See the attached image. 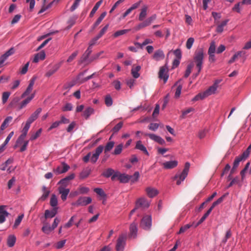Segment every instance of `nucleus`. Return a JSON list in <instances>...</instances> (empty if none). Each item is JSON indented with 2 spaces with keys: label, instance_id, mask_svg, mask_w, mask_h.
Returning a JSON list of instances; mask_svg holds the SVG:
<instances>
[{
  "label": "nucleus",
  "instance_id": "nucleus-60",
  "mask_svg": "<svg viewBox=\"0 0 251 251\" xmlns=\"http://www.w3.org/2000/svg\"><path fill=\"white\" fill-rule=\"evenodd\" d=\"M94 192L95 193H96L98 195L100 196V197H105L106 196V195H105L104 192L101 188H95L94 189Z\"/></svg>",
  "mask_w": 251,
  "mask_h": 251
},
{
  "label": "nucleus",
  "instance_id": "nucleus-1",
  "mask_svg": "<svg viewBox=\"0 0 251 251\" xmlns=\"http://www.w3.org/2000/svg\"><path fill=\"white\" fill-rule=\"evenodd\" d=\"M203 58L204 52L202 49H200L195 51L194 60L196 63V67L198 69V73L195 75V77L199 75L202 69Z\"/></svg>",
  "mask_w": 251,
  "mask_h": 251
},
{
  "label": "nucleus",
  "instance_id": "nucleus-53",
  "mask_svg": "<svg viewBox=\"0 0 251 251\" xmlns=\"http://www.w3.org/2000/svg\"><path fill=\"white\" fill-rule=\"evenodd\" d=\"M242 51H238L236 53H235L232 57L228 61L229 64H231L233 63L239 56H241L242 55Z\"/></svg>",
  "mask_w": 251,
  "mask_h": 251
},
{
  "label": "nucleus",
  "instance_id": "nucleus-62",
  "mask_svg": "<svg viewBox=\"0 0 251 251\" xmlns=\"http://www.w3.org/2000/svg\"><path fill=\"white\" fill-rule=\"evenodd\" d=\"M162 165L164 166L165 169H169L173 168V161H170L163 163Z\"/></svg>",
  "mask_w": 251,
  "mask_h": 251
},
{
  "label": "nucleus",
  "instance_id": "nucleus-14",
  "mask_svg": "<svg viewBox=\"0 0 251 251\" xmlns=\"http://www.w3.org/2000/svg\"><path fill=\"white\" fill-rule=\"evenodd\" d=\"M6 206H0V224H2L5 221L6 217H8L9 213L5 209Z\"/></svg>",
  "mask_w": 251,
  "mask_h": 251
},
{
  "label": "nucleus",
  "instance_id": "nucleus-24",
  "mask_svg": "<svg viewBox=\"0 0 251 251\" xmlns=\"http://www.w3.org/2000/svg\"><path fill=\"white\" fill-rule=\"evenodd\" d=\"M46 54L44 51H42L35 55L33 62L37 63L39 60H43L45 58Z\"/></svg>",
  "mask_w": 251,
  "mask_h": 251
},
{
  "label": "nucleus",
  "instance_id": "nucleus-26",
  "mask_svg": "<svg viewBox=\"0 0 251 251\" xmlns=\"http://www.w3.org/2000/svg\"><path fill=\"white\" fill-rule=\"evenodd\" d=\"M59 64L54 65L50 69L46 74V76L50 77L54 74L60 68Z\"/></svg>",
  "mask_w": 251,
  "mask_h": 251
},
{
  "label": "nucleus",
  "instance_id": "nucleus-31",
  "mask_svg": "<svg viewBox=\"0 0 251 251\" xmlns=\"http://www.w3.org/2000/svg\"><path fill=\"white\" fill-rule=\"evenodd\" d=\"M103 2V0H100L99 1H98L96 3V4L95 5V6H94V7L93 8L92 11H91L90 14H89V17L92 18L94 16L95 13L96 12L97 10L98 9V8L100 7V6L101 5V4H102Z\"/></svg>",
  "mask_w": 251,
  "mask_h": 251
},
{
  "label": "nucleus",
  "instance_id": "nucleus-4",
  "mask_svg": "<svg viewBox=\"0 0 251 251\" xmlns=\"http://www.w3.org/2000/svg\"><path fill=\"white\" fill-rule=\"evenodd\" d=\"M141 226L145 230H149L151 226V217L150 215H146L142 219Z\"/></svg>",
  "mask_w": 251,
  "mask_h": 251
},
{
  "label": "nucleus",
  "instance_id": "nucleus-63",
  "mask_svg": "<svg viewBox=\"0 0 251 251\" xmlns=\"http://www.w3.org/2000/svg\"><path fill=\"white\" fill-rule=\"evenodd\" d=\"M90 174L89 170H84L80 174V177L81 179L86 178Z\"/></svg>",
  "mask_w": 251,
  "mask_h": 251
},
{
  "label": "nucleus",
  "instance_id": "nucleus-42",
  "mask_svg": "<svg viewBox=\"0 0 251 251\" xmlns=\"http://www.w3.org/2000/svg\"><path fill=\"white\" fill-rule=\"evenodd\" d=\"M123 144H120L117 146H116L114 151L112 152V154L114 155H119L120 154L123 150Z\"/></svg>",
  "mask_w": 251,
  "mask_h": 251
},
{
  "label": "nucleus",
  "instance_id": "nucleus-32",
  "mask_svg": "<svg viewBox=\"0 0 251 251\" xmlns=\"http://www.w3.org/2000/svg\"><path fill=\"white\" fill-rule=\"evenodd\" d=\"M12 117L11 116H8L5 119L1 125L0 126V130H3L8 126V124L12 120Z\"/></svg>",
  "mask_w": 251,
  "mask_h": 251
},
{
  "label": "nucleus",
  "instance_id": "nucleus-48",
  "mask_svg": "<svg viewBox=\"0 0 251 251\" xmlns=\"http://www.w3.org/2000/svg\"><path fill=\"white\" fill-rule=\"evenodd\" d=\"M114 173V171L113 169L111 168H108L106 169L103 173L102 175L106 177H109L111 176L113 173Z\"/></svg>",
  "mask_w": 251,
  "mask_h": 251
},
{
  "label": "nucleus",
  "instance_id": "nucleus-64",
  "mask_svg": "<svg viewBox=\"0 0 251 251\" xmlns=\"http://www.w3.org/2000/svg\"><path fill=\"white\" fill-rule=\"evenodd\" d=\"M73 109L72 104L70 103H67L66 105L62 108V110L63 111H71Z\"/></svg>",
  "mask_w": 251,
  "mask_h": 251
},
{
  "label": "nucleus",
  "instance_id": "nucleus-13",
  "mask_svg": "<svg viewBox=\"0 0 251 251\" xmlns=\"http://www.w3.org/2000/svg\"><path fill=\"white\" fill-rule=\"evenodd\" d=\"M41 108H37L36 110L34 113H33L31 115V116L28 118L26 122V124L30 126L31 124H32L34 121H35L37 119L39 114L41 112Z\"/></svg>",
  "mask_w": 251,
  "mask_h": 251
},
{
  "label": "nucleus",
  "instance_id": "nucleus-41",
  "mask_svg": "<svg viewBox=\"0 0 251 251\" xmlns=\"http://www.w3.org/2000/svg\"><path fill=\"white\" fill-rule=\"evenodd\" d=\"M53 228L51 226H50L48 224L45 223L44 226L42 228V230L46 234H49L52 230H53Z\"/></svg>",
  "mask_w": 251,
  "mask_h": 251
},
{
  "label": "nucleus",
  "instance_id": "nucleus-44",
  "mask_svg": "<svg viewBox=\"0 0 251 251\" xmlns=\"http://www.w3.org/2000/svg\"><path fill=\"white\" fill-rule=\"evenodd\" d=\"M149 25H150L148 23V22H147V21L146 20L143 23H141L139 24L138 25H137V26H136L134 27V29L136 31H138V30H139L140 29L143 28L146 26H148Z\"/></svg>",
  "mask_w": 251,
  "mask_h": 251
},
{
  "label": "nucleus",
  "instance_id": "nucleus-49",
  "mask_svg": "<svg viewBox=\"0 0 251 251\" xmlns=\"http://www.w3.org/2000/svg\"><path fill=\"white\" fill-rule=\"evenodd\" d=\"M211 212L208 210L203 215V216L201 218V219L199 221V222L196 224L195 226V227L198 226L199 225L201 224L205 219L209 216Z\"/></svg>",
  "mask_w": 251,
  "mask_h": 251
},
{
  "label": "nucleus",
  "instance_id": "nucleus-39",
  "mask_svg": "<svg viewBox=\"0 0 251 251\" xmlns=\"http://www.w3.org/2000/svg\"><path fill=\"white\" fill-rule=\"evenodd\" d=\"M115 143L113 141L108 142L105 145L104 149V153L110 151L114 146Z\"/></svg>",
  "mask_w": 251,
  "mask_h": 251
},
{
  "label": "nucleus",
  "instance_id": "nucleus-35",
  "mask_svg": "<svg viewBox=\"0 0 251 251\" xmlns=\"http://www.w3.org/2000/svg\"><path fill=\"white\" fill-rule=\"evenodd\" d=\"M121 183H126L130 180V176L129 175L126 174H120L119 176V179Z\"/></svg>",
  "mask_w": 251,
  "mask_h": 251
},
{
  "label": "nucleus",
  "instance_id": "nucleus-43",
  "mask_svg": "<svg viewBox=\"0 0 251 251\" xmlns=\"http://www.w3.org/2000/svg\"><path fill=\"white\" fill-rule=\"evenodd\" d=\"M57 203L58 201L56 196L54 194H52L50 200V205L53 208L57 207L56 206L57 205Z\"/></svg>",
  "mask_w": 251,
  "mask_h": 251
},
{
  "label": "nucleus",
  "instance_id": "nucleus-20",
  "mask_svg": "<svg viewBox=\"0 0 251 251\" xmlns=\"http://www.w3.org/2000/svg\"><path fill=\"white\" fill-rule=\"evenodd\" d=\"M59 192L61 194V198L64 201L66 200L67 197L69 193L70 190L69 189H65L63 187L60 186L58 188Z\"/></svg>",
  "mask_w": 251,
  "mask_h": 251
},
{
  "label": "nucleus",
  "instance_id": "nucleus-45",
  "mask_svg": "<svg viewBox=\"0 0 251 251\" xmlns=\"http://www.w3.org/2000/svg\"><path fill=\"white\" fill-rule=\"evenodd\" d=\"M194 63L193 62H191L189 65H188L187 67L186 70L185 71V74H184V77H188L189 75H190V73H191V71L192 68L194 67Z\"/></svg>",
  "mask_w": 251,
  "mask_h": 251
},
{
  "label": "nucleus",
  "instance_id": "nucleus-59",
  "mask_svg": "<svg viewBox=\"0 0 251 251\" xmlns=\"http://www.w3.org/2000/svg\"><path fill=\"white\" fill-rule=\"evenodd\" d=\"M194 42V39L193 38L190 37L188 38L186 44L187 49H190L192 48Z\"/></svg>",
  "mask_w": 251,
  "mask_h": 251
},
{
  "label": "nucleus",
  "instance_id": "nucleus-58",
  "mask_svg": "<svg viewBox=\"0 0 251 251\" xmlns=\"http://www.w3.org/2000/svg\"><path fill=\"white\" fill-rule=\"evenodd\" d=\"M108 25H106L101 29L100 33L98 34V35L96 36L97 38L100 39L103 34H104L108 28Z\"/></svg>",
  "mask_w": 251,
  "mask_h": 251
},
{
  "label": "nucleus",
  "instance_id": "nucleus-2",
  "mask_svg": "<svg viewBox=\"0 0 251 251\" xmlns=\"http://www.w3.org/2000/svg\"><path fill=\"white\" fill-rule=\"evenodd\" d=\"M218 85L217 83H214L213 85L209 87L206 91L203 93H200L197 95L193 99V101H197L203 100L207 97L214 94L217 89Z\"/></svg>",
  "mask_w": 251,
  "mask_h": 251
},
{
  "label": "nucleus",
  "instance_id": "nucleus-61",
  "mask_svg": "<svg viewBox=\"0 0 251 251\" xmlns=\"http://www.w3.org/2000/svg\"><path fill=\"white\" fill-rule=\"evenodd\" d=\"M10 95V93L8 92H5L2 93V101L3 103H5L7 101Z\"/></svg>",
  "mask_w": 251,
  "mask_h": 251
},
{
  "label": "nucleus",
  "instance_id": "nucleus-19",
  "mask_svg": "<svg viewBox=\"0 0 251 251\" xmlns=\"http://www.w3.org/2000/svg\"><path fill=\"white\" fill-rule=\"evenodd\" d=\"M35 95V92H34L33 93L31 94L30 96L28 97L26 99L22 101L20 104L19 109H22L24 107H25L26 105L34 98Z\"/></svg>",
  "mask_w": 251,
  "mask_h": 251
},
{
  "label": "nucleus",
  "instance_id": "nucleus-25",
  "mask_svg": "<svg viewBox=\"0 0 251 251\" xmlns=\"http://www.w3.org/2000/svg\"><path fill=\"white\" fill-rule=\"evenodd\" d=\"M165 56L163 51L161 50H157L155 51L154 54L153 55L152 58L156 61H158L161 59H163Z\"/></svg>",
  "mask_w": 251,
  "mask_h": 251
},
{
  "label": "nucleus",
  "instance_id": "nucleus-8",
  "mask_svg": "<svg viewBox=\"0 0 251 251\" xmlns=\"http://www.w3.org/2000/svg\"><path fill=\"white\" fill-rule=\"evenodd\" d=\"M103 150V147L101 145L99 146L96 148L95 152L90 157V160L92 163H95L97 162Z\"/></svg>",
  "mask_w": 251,
  "mask_h": 251
},
{
  "label": "nucleus",
  "instance_id": "nucleus-16",
  "mask_svg": "<svg viewBox=\"0 0 251 251\" xmlns=\"http://www.w3.org/2000/svg\"><path fill=\"white\" fill-rule=\"evenodd\" d=\"M144 135L145 136H149L150 139H151L152 140H154V141L158 143L161 145H163L165 142V141L161 137L157 135H156L154 134L145 133Z\"/></svg>",
  "mask_w": 251,
  "mask_h": 251
},
{
  "label": "nucleus",
  "instance_id": "nucleus-28",
  "mask_svg": "<svg viewBox=\"0 0 251 251\" xmlns=\"http://www.w3.org/2000/svg\"><path fill=\"white\" fill-rule=\"evenodd\" d=\"M147 10L148 6L147 5H144L141 9V12L139 16V20L140 21H142L147 16Z\"/></svg>",
  "mask_w": 251,
  "mask_h": 251
},
{
  "label": "nucleus",
  "instance_id": "nucleus-37",
  "mask_svg": "<svg viewBox=\"0 0 251 251\" xmlns=\"http://www.w3.org/2000/svg\"><path fill=\"white\" fill-rule=\"evenodd\" d=\"M228 22V20H226L223 21L220 25H218L216 28V31L218 33H222L223 31L224 27L226 25Z\"/></svg>",
  "mask_w": 251,
  "mask_h": 251
},
{
  "label": "nucleus",
  "instance_id": "nucleus-18",
  "mask_svg": "<svg viewBox=\"0 0 251 251\" xmlns=\"http://www.w3.org/2000/svg\"><path fill=\"white\" fill-rule=\"evenodd\" d=\"M58 207H54L51 210H46L45 211V218L46 219L54 217L57 213Z\"/></svg>",
  "mask_w": 251,
  "mask_h": 251
},
{
  "label": "nucleus",
  "instance_id": "nucleus-54",
  "mask_svg": "<svg viewBox=\"0 0 251 251\" xmlns=\"http://www.w3.org/2000/svg\"><path fill=\"white\" fill-rule=\"evenodd\" d=\"M42 130V129L40 128L36 133L32 134L30 138V140L33 141L38 138L41 134Z\"/></svg>",
  "mask_w": 251,
  "mask_h": 251
},
{
  "label": "nucleus",
  "instance_id": "nucleus-27",
  "mask_svg": "<svg viewBox=\"0 0 251 251\" xmlns=\"http://www.w3.org/2000/svg\"><path fill=\"white\" fill-rule=\"evenodd\" d=\"M16 241V238L14 235H10L8 237L7 244L9 247H12L14 246Z\"/></svg>",
  "mask_w": 251,
  "mask_h": 251
},
{
  "label": "nucleus",
  "instance_id": "nucleus-40",
  "mask_svg": "<svg viewBox=\"0 0 251 251\" xmlns=\"http://www.w3.org/2000/svg\"><path fill=\"white\" fill-rule=\"evenodd\" d=\"M84 74V72L80 73L77 76V79L79 80V82L80 83H83V82H84L89 80L90 79L92 78L93 77V76L94 75H95V73H93L91 75H89V76H87L86 77H85V78H83L82 79L80 80V76H82V75H83Z\"/></svg>",
  "mask_w": 251,
  "mask_h": 251
},
{
  "label": "nucleus",
  "instance_id": "nucleus-5",
  "mask_svg": "<svg viewBox=\"0 0 251 251\" xmlns=\"http://www.w3.org/2000/svg\"><path fill=\"white\" fill-rule=\"evenodd\" d=\"M92 202V199L90 197H81L77 201L72 203L73 205L75 206H85Z\"/></svg>",
  "mask_w": 251,
  "mask_h": 251
},
{
  "label": "nucleus",
  "instance_id": "nucleus-29",
  "mask_svg": "<svg viewBox=\"0 0 251 251\" xmlns=\"http://www.w3.org/2000/svg\"><path fill=\"white\" fill-rule=\"evenodd\" d=\"M135 148L136 149L142 151L146 154L148 155H149V152L147 151L146 148L142 144V142L141 141L137 142Z\"/></svg>",
  "mask_w": 251,
  "mask_h": 251
},
{
  "label": "nucleus",
  "instance_id": "nucleus-17",
  "mask_svg": "<svg viewBox=\"0 0 251 251\" xmlns=\"http://www.w3.org/2000/svg\"><path fill=\"white\" fill-rule=\"evenodd\" d=\"M248 157V156L245 154L244 152H243L240 155L236 157L233 162V168H237L240 162L242 160H245Z\"/></svg>",
  "mask_w": 251,
  "mask_h": 251
},
{
  "label": "nucleus",
  "instance_id": "nucleus-33",
  "mask_svg": "<svg viewBox=\"0 0 251 251\" xmlns=\"http://www.w3.org/2000/svg\"><path fill=\"white\" fill-rule=\"evenodd\" d=\"M106 12H102L100 16L98 18L96 22L94 24L93 27V28H96L98 25H99L101 22L102 21V20L104 18V17L106 15Z\"/></svg>",
  "mask_w": 251,
  "mask_h": 251
},
{
  "label": "nucleus",
  "instance_id": "nucleus-51",
  "mask_svg": "<svg viewBox=\"0 0 251 251\" xmlns=\"http://www.w3.org/2000/svg\"><path fill=\"white\" fill-rule=\"evenodd\" d=\"M104 101L107 106H110L112 105L113 100L112 98L109 95L105 96Z\"/></svg>",
  "mask_w": 251,
  "mask_h": 251
},
{
  "label": "nucleus",
  "instance_id": "nucleus-57",
  "mask_svg": "<svg viewBox=\"0 0 251 251\" xmlns=\"http://www.w3.org/2000/svg\"><path fill=\"white\" fill-rule=\"evenodd\" d=\"M53 4V2L51 1L48 5H46L45 4H43L42 7L40 10L39 11L38 14H41L44 11H45L48 9L50 8L51 6Z\"/></svg>",
  "mask_w": 251,
  "mask_h": 251
},
{
  "label": "nucleus",
  "instance_id": "nucleus-11",
  "mask_svg": "<svg viewBox=\"0 0 251 251\" xmlns=\"http://www.w3.org/2000/svg\"><path fill=\"white\" fill-rule=\"evenodd\" d=\"M149 205V202L145 198H139L136 202V208H147Z\"/></svg>",
  "mask_w": 251,
  "mask_h": 251
},
{
  "label": "nucleus",
  "instance_id": "nucleus-46",
  "mask_svg": "<svg viewBox=\"0 0 251 251\" xmlns=\"http://www.w3.org/2000/svg\"><path fill=\"white\" fill-rule=\"evenodd\" d=\"M123 126V122H121L117 124L111 130V131L113 132V134H115L117 133L122 127Z\"/></svg>",
  "mask_w": 251,
  "mask_h": 251
},
{
  "label": "nucleus",
  "instance_id": "nucleus-6",
  "mask_svg": "<svg viewBox=\"0 0 251 251\" xmlns=\"http://www.w3.org/2000/svg\"><path fill=\"white\" fill-rule=\"evenodd\" d=\"M30 126L25 123V125L22 130V134L18 138L14 148L21 145L25 138Z\"/></svg>",
  "mask_w": 251,
  "mask_h": 251
},
{
  "label": "nucleus",
  "instance_id": "nucleus-36",
  "mask_svg": "<svg viewBox=\"0 0 251 251\" xmlns=\"http://www.w3.org/2000/svg\"><path fill=\"white\" fill-rule=\"evenodd\" d=\"M93 112L94 109L92 108L89 107L84 111L83 113V116L86 119H87L89 116L93 113Z\"/></svg>",
  "mask_w": 251,
  "mask_h": 251
},
{
  "label": "nucleus",
  "instance_id": "nucleus-21",
  "mask_svg": "<svg viewBox=\"0 0 251 251\" xmlns=\"http://www.w3.org/2000/svg\"><path fill=\"white\" fill-rule=\"evenodd\" d=\"M228 195V193H226L224 195H223L221 197L219 198L216 201H214L211 206L210 207V208L208 209V210L211 212L212 210L213 209V208L216 206L217 205L220 204L224 200L226 197Z\"/></svg>",
  "mask_w": 251,
  "mask_h": 251
},
{
  "label": "nucleus",
  "instance_id": "nucleus-22",
  "mask_svg": "<svg viewBox=\"0 0 251 251\" xmlns=\"http://www.w3.org/2000/svg\"><path fill=\"white\" fill-rule=\"evenodd\" d=\"M146 191L150 198H153L158 194L156 189L150 187L146 188Z\"/></svg>",
  "mask_w": 251,
  "mask_h": 251
},
{
  "label": "nucleus",
  "instance_id": "nucleus-9",
  "mask_svg": "<svg viewBox=\"0 0 251 251\" xmlns=\"http://www.w3.org/2000/svg\"><path fill=\"white\" fill-rule=\"evenodd\" d=\"M69 169L70 166L66 163L63 162L61 165L53 169V172L56 175H59L67 172Z\"/></svg>",
  "mask_w": 251,
  "mask_h": 251
},
{
  "label": "nucleus",
  "instance_id": "nucleus-7",
  "mask_svg": "<svg viewBox=\"0 0 251 251\" xmlns=\"http://www.w3.org/2000/svg\"><path fill=\"white\" fill-rule=\"evenodd\" d=\"M126 239V234L121 235L117 240V242L116 246L117 251H122L124 248Z\"/></svg>",
  "mask_w": 251,
  "mask_h": 251
},
{
  "label": "nucleus",
  "instance_id": "nucleus-56",
  "mask_svg": "<svg viewBox=\"0 0 251 251\" xmlns=\"http://www.w3.org/2000/svg\"><path fill=\"white\" fill-rule=\"evenodd\" d=\"M78 53V51L77 50L75 51L73 53L71 54L68 57V59L67 60V62L68 63H71L72 62L76 57Z\"/></svg>",
  "mask_w": 251,
  "mask_h": 251
},
{
  "label": "nucleus",
  "instance_id": "nucleus-47",
  "mask_svg": "<svg viewBox=\"0 0 251 251\" xmlns=\"http://www.w3.org/2000/svg\"><path fill=\"white\" fill-rule=\"evenodd\" d=\"M76 217V215H75L71 217L69 221L64 226L65 228H68L72 226L73 225L74 222L75 218Z\"/></svg>",
  "mask_w": 251,
  "mask_h": 251
},
{
  "label": "nucleus",
  "instance_id": "nucleus-10",
  "mask_svg": "<svg viewBox=\"0 0 251 251\" xmlns=\"http://www.w3.org/2000/svg\"><path fill=\"white\" fill-rule=\"evenodd\" d=\"M36 77L33 76L29 81V83L26 88L25 91L21 95L22 98H25L26 96L28 95L32 91L33 85L36 80Z\"/></svg>",
  "mask_w": 251,
  "mask_h": 251
},
{
  "label": "nucleus",
  "instance_id": "nucleus-12",
  "mask_svg": "<svg viewBox=\"0 0 251 251\" xmlns=\"http://www.w3.org/2000/svg\"><path fill=\"white\" fill-rule=\"evenodd\" d=\"M168 69L166 66H162L160 68L158 75L160 79H163L164 82L166 83L168 79Z\"/></svg>",
  "mask_w": 251,
  "mask_h": 251
},
{
  "label": "nucleus",
  "instance_id": "nucleus-30",
  "mask_svg": "<svg viewBox=\"0 0 251 251\" xmlns=\"http://www.w3.org/2000/svg\"><path fill=\"white\" fill-rule=\"evenodd\" d=\"M141 67L140 66H136L134 67V66L131 69V74L133 77L135 78H137L139 77L140 74L138 73V72L140 70Z\"/></svg>",
  "mask_w": 251,
  "mask_h": 251
},
{
  "label": "nucleus",
  "instance_id": "nucleus-38",
  "mask_svg": "<svg viewBox=\"0 0 251 251\" xmlns=\"http://www.w3.org/2000/svg\"><path fill=\"white\" fill-rule=\"evenodd\" d=\"M130 30V29L118 30L113 34V36L114 38H117L120 36H121V35H123L124 34L127 33Z\"/></svg>",
  "mask_w": 251,
  "mask_h": 251
},
{
  "label": "nucleus",
  "instance_id": "nucleus-15",
  "mask_svg": "<svg viewBox=\"0 0 251 251\" xmlns=\"http://www.w3.org/2000/svg\"><path fill=\"white\" fill-rule=\"evenodd\" d=\"M174 54L176 57V59L174 60L173 62L174 68L177 67L180 63V60L181 59L182 56L181 50L179 49H176L174 51Z\"/></svg>",
  "mask_w": 251,
  "mask_h": 251
},
{
  "label": "nucleus",
  "instance_id": "nucleus-34",
  "mask_svg": "<svg viewBox=\"0 0 251 251\" xmlns=\"http://www.w3.org/2000/svg\"><path fill=\"white\" fill-rule=\"evenodd\" d=\"M42 191H43V195L41 196V197L40 198V200L41 201H45L49 196L50 191V190H48L46 186H43L42 187Z\"/></svg>",
  "mask_w": 251,
  "mask_h": 251
},
{
  "label": "nucleus",
  "instance_id": "nucleus-55",
  "mask_svg": "<svg viewBox=\"0 0 251 251\" xmlns=\"http://www.w3.org/2000/svg\"><path fill=\"white\" fill-rule=\"evenodd\" d=\"M130 176V180L134 183L137 181L139 177V173L138 172H136L134 173L133 176Z\"/></svg>",
  "mask_w": 251,
  "mask_h": 251
},
{
  "label": "nucleus",
  "instance_id": "nucleus-23",
  "mask_svg": "<svg viewBox=\"0 0 251 251\" xmlns=\"http://www.w3.org/2000/svg\"><path fill=\"white\" fill-rule=\"evenodd\" d=\"M130 234L129 236L132 238H135L136 236V234L137 232V225L135 223H132L130 225Z\"/></svg>",
  "mask_w": 251,
  "mask_h": 251
},
{
  "label": "nucleus",
  "instance_id": "nucleus-52",
  "mask_svg": "<svg viewBox=\"0 0 251 251\" xmlns=\"http://www.w3.org/2000/svg\"><path fill=\"white\" fill-rule=\"evenodd\" d=\"M216 51V46L214 42L211 43L210 47L208 49V54H214Z\"/></svg>",
  "mask_w": 251,
  "mask_h": 251
},
{
  "label": "nucleus",
  "instance_id": "nucleus-3",
  "mask_svg": "<svg viewBox=\"0 0 251 251\" xmlns=\"http://www.w3.org/2000/svg\"><path fill=\"white\" fill-rule=\"evenodd\" d=\"M190 163L186 162L185 164L184 168L181 172L177 173L174 177V181H176V184L177 185H180L188 175L190 168Z\"/></svg>",
  "mask_w": 251,
  "mask_h": 251
},
{
  "label": "nucleus",
  "instance_id": "nucleus-50",
  "mask_svg": "<svg viewBox=\"0 0 251 251\" xmlns=\"http://www.w3.org/2000/svg\"><path fill=\"white\" fill-rule=\"evenodd\" d=\"M24 214H22L18 217V218L16 219L15 223L13 225V228H16L17 226L20 224L23 217Z\"/></svg>",
  "mask_w": 251,
  "mask_h": 251
}]
</instances>
